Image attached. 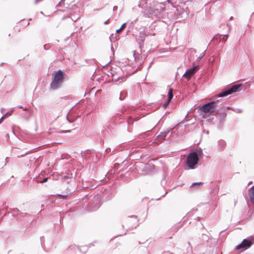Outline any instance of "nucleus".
<instances>
[{"label": "nucleus", "instance_id": "21", "mask_svg": "<svg viewBox=\"0 0 254 254\" xmlns=\"http://www.w3.org/2000/svg\"><path fill=\"white\" fill-rule=\"evenodd\" d=\"M108 21H109V20H107L106 22H105V24H107V23H108Z\"/></svg>", "mask_w": 254, "mask_h": 254}, {"label": "nucleus", "instance_id": "24", "mask_svg": "<svg viewBox=\"0 0 254 254\" xmlns=\"http://www.w3.org/2000/svg\"><path fill=\"white\" fill-rule=\"evenodd\" d=\"M252 182H249V184H252Z\"/></svg>", "mask_w": 254, "mask_h": 254}, {"label": "nucleus", "instance_id": "23", "mask_svg": "<svg viewBox=\"0 0 254 254\" xmlns=\"http://www.w3.org/2000/svg\"><path fill=\"white\" fill-rule=\"evenodd\" d=\"M38 0H36V1H35V2H36V3H37V2H38Z\"/></svg>", "mask_w": 254, "mask_h": 254}, {"label": "nucleus", "instance_id": "15", "mask_svg": "<svg viewBox=\"0 0 254 254\" xmlns=\"http://www.w3.org/2000/svg\"><path fill=\"white\" fill-rule=\"evenodd\" d=\"M18 107L19 108L22 109L23 110H25V111L27 110V109L26 108H23V107H22L21 106H19Z\"/></svg>", "mask_w": 254, "mask_h": 254}, {"label": "nucleus", "instance_id": "5", "mask_svg": "<svg viewBox=\"0 0 254 254\" xmlns=\"http://www.w3.org/2000/svg\"><path fill=\"white\" fill-rule=\"evenodd\" d=\"M252 244L253 243L250 240L244 239L241 244L236 247V249L239 250L242 249L243 250H246L250 248Z\"/></svg>", "mask_w": 254, "mask_h": 254}, {"label": "nucleus", "instance_id": "19", "mask_svg": "<svg viewBox=\"0 0 254 254\" xmlns=\"http://www.w3.org/2000/svg\"><path fill=\"white\" fill-rule=\"evenodd\" d=\"M3 118H1L0 119V124L1 123H2V122L3 121Z\"/></svg>", "mask_w": 254, "mask_h": 254}, {"label": "nucleus", "instance_id": "3", "mask_svg": "<svg viewBox=\"0 0 254 254\" xmlns=\"http://www.w3.org/2000/svg\"><path fill=\"white\" fill-rule=\"evenodd\" d=\"M242 86V84H235L232 86L228 89H225L218 94V97H224L230 95L238 91L239 88Z\"/></svg>", "mask_w": 254, "mask_h": 254}, {"label": "nucleus", "instance_id": "8", "mask_svg": "<svg viewBox=\"0 0 254 254\" xmlns=\"http://www.w3.org/2000/svg\"><path fill=\"white\" fill-rule=\"evenodd\" d=\"M153 10L151 8H148L144 11V14L147 17H150L153 15Z\"/></svg>", "mask_w": 254, "mask_h": 254}, {"label": "nucleus", "instance_id": "16", "mask_svg": "<svg viewBox=\"0 0 254 254\" xmlns=\"http://www.w3.org/2000/svg\"><path fill=\"white\" fill-rule=\"evenodd\" d=\"M201 184L200 182H199V183H193L192 184V185H196V184L199 185V184Z\"/></svg>", "mask_w": 254, "mask_h": 254}, {"label": "nucleus", "instance_id": "1", "mask_svg": "<svg viewBox=\"0 0 254 254\" xmlns=\"http://www.w3.org/2000/svg\"><path fill=\"white\" fill-rule=\"evenodd\" d=\"M202 154V151L200 148L196 149L194 151L190 153L187 159V165L189 169H193L197 164L198 157Z\"/></svg>", "mask_w": 254, "mask_h": 254}, {"label": "nucleus", "instance_id": "18", "mask_svg": "<svg viewBox=\"0 0 254 254\" xmlns=\"http://www.w3.org/2000/svg\"><path fill=\"white\" fill-rule=\"evenodd\" d=\"M6 117H7V114L3 115L1 118H3V119H4Z\"/></svg>", "mask_w": 254, "mask_h": 254}, {"label": "nucleus", "instance_id": "4", "mask_svg": "<svg viewBox=\"0 0 254 254\" xmlns=\"http://www.w3.org/2000/svg\"><path fill=\"white\" fill-rule=\"evenodd\" d=\"M200 110L205 114H211L215 110V102L206 103L200 107Z\"/></svg>", "mask_w": 254, "mask_h": 254}, {"label": "nucleus", "instance_id": "14", "mask_svg": "<svg viewBox=\"0 0 254 254\" xmlns=\"http://www.w3.org/2000/svg\"><path fill=\"white\" fill-rule=\"evenodd\" d=\"M48 179V178H46L44 179L43 180V181H42L41 182V183H44L46 182L47 181Z\"/></svg>", "mask_w": 254, "mask_h": 254}, {"label": "nucleus", "instance_id": "6", "mask_svg": "<svg viewBox=\"0 0 254 254\" xmlns=\"http://www.w3.org/2000/svg\"><path fill=\"white\" fill-rule=\"evenodd\" d=\"M197 68V67L196 66L188 69L184 74V76L190 79L196 72Z\"/></svg>", "mask_w": 254, "mask_h": 254}, {"label": "nucleus", "instance_id": "11", "mask_svg": "<svg viewBox=\"0 0 254 254\" xmlns=\"http://www.w3.org/2000/svg\"><path fill=\"white\" fill-rule=\"evenodd\" d=\"M126 25V23H124L122 25L120 29L116 30V33H120L121 30H122L123 29H124L125 28Z\"/></svg>", "mask_w": 254, "mask_h": 254}, {"label": "nucleus", "instance_id": "20", "mask_svg": "<svg viewBox=\"0 0 254 254\" xmlns=\"http://www.w3.org/2000/svg\"><path fill=\"white\" fill-rule=\"evenodd\" d=\"M117 6H114L113 9H114V10H115L117 9Z\"/></svg>", "mask_w": 254, "mask_h": 254}, {"label": "nucleus", "instance_id": "17", "mask_svg": "<svg viewBox=\"0 0 254 254\" xmlns=\"http://www.w3.org/2000/svg\"><path fill=\"white\" fill-rule=\"evenodd\" d=\"M6 117H7V114L3 115L1 118H3V119H4Z\"/></svg>", "mask_w": 254, "mask_h": 254}, {"label": "nucleus", "instance_id": "9", "mask_svg": "<svg viewBox=\"0 0 254 254\" xmlns=\"http://www.w3.org/2000/svg\"><path fill=\"white\" fill-rule=\"evenodd\" d=\"M249 195L251 200L254 204V186L250 188Z\"/></svg>", "mask_w": 254, "mask_h": 254}, {"label": "nucleus", "instance_id": "13", "mask_svg": "<svg viewBox=\"0 0 254 254\" xmlns=\"http://www.w3.org/2000/svg\"><path fill=\"white\" fill-rule=\"evenodd\" d=\"M13 111H14V110L12 109L10 111L7 112L5 114H7V116H10V115H11L12 114V113L13 112Z\"/></svg>", "mask_w": 254, "mask_h": 254}, {"label": "nucleus", "instance_id": "25", "mask_svg": "<svg viewBox=\"0 0 254 254\" xmlns=\"http://www.w3.org/2000/svg\"><path fill=\"white\" fill-rule=\"evenodd\" d=\"M69 131H70L69 130L65 131V132H69Z\"/></svg>", "mask_w": 254, "mask_h": 254}, {"label": "nucleus", "instance_id": "7", "mask_svg": "<svg viewBox=\"0 0 254 254\" xmlns=\"http://www.w3.org/2000/svg\"><path fill=\"white\" fill-rule=\"evenodd\" d=\"M168 98L167 101L166 102H165L163 104V107L164 109H166L167 108V107L168 106V105L171 102V101L173 97V89L171 88H169V89L168 93Z\"/></svg>", "mask_w": 254, "mask_h": 254}, {"label": "nucleus", "instance_id": "12", "mask_svg": "<svg viewBox=\"0 0 254 254\" xmlns=\"http://www.w3.org/2000/svg\"><path fill=\"white\" fill-rule=\"evenodd\" d=\"M153 15L158 17L159 15L160 14V12L158 10V9L154 10L153 11Z\"/></svg>", "mask_w": 254, "mask_h": 254}, {"label": "nucleus", "instance_id": "22", "mask_svg": "<svg viewBox=\"0 0 254 254\" xmlns=\"http://www.w3.org/2000/svg\"><path fill=\"white\" fill-rule=\"evenodd\" d=\"M161 10H162V11H164V9L163 7H161Z\"/></svg>", "mask_w": 254, "mask_h": 254}, {"label": "nucleus", "instance_id": "10", "mask_svg": "<svg viewBox=\"0 0 254 254\" xmlns=\"http://www.w3.org/2000/svg\"><path fill=\"white\" fill-rule=\"evenodd\" d=\"M112 76H113V79L112 80L115 81H120V80L121 79H122V81H123L122 78L123 77H121L120 76H119L118 75V74H117V73L113 74Z\"/></svg>", "mask_w": 254, "mask_h": 254}, {"label": "nucleus", "instance_id": "2", "mask_svg": "<svg viewBox=\"0 0 254 254\" xmlns=\"http://www.w3.org/2000/svg\"><path fill=\"white\" fill-rule=\"evenodd\" d=\"M53 76L50 86L52 89L55 90L62 85L64 81V73L61 70H59L53 74Z\"/></svg>", "mask_w": 254, "mask_h": 254}]
</instances>
